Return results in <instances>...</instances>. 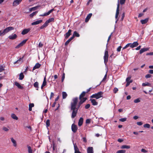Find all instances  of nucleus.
I'll return each instance as SVG.
<instances>
[{"label": "nucleus", "instance_id": "26", "mask_svg": "<svg viewBox=\"0 0 153 153\" xmlns=\"http://www.w3.org/2000/svg\"><path fill=\"white\" fill-rule=\"evenodd\" d=\"M10 139L11 141L13 144L14 146L16 147L17 146V144L16 141L13 137L11 138Z\"/></svg>", "mask_w": 153, "mask_h": 153}, {"label": "nucleus", "instance_id": "60", "mask_svg": "<svg viewBox=\"0 0 153 153\" xmlns=\"http://www.w3.org/2000/svg\"><path fill=\"white\" fill-rule=\"evenodd\" d=\"M82 139H83V141L85 142V143H86L87 141V140H86V137H84L82 138Z\"/></svg>", "mask_w": 153, "mask_h": 153}, {"label": "nucleus", "instance_id": "1", "mask_svg": "<svg viewBox=\"0 0 153 153\" xmlns=\"http://www.w3.org/2000/svg\"><path fill=\"white\" fill-rule=\"evenodd\" d=\"M86 92L83 91L79 96V99L80 101L78 103V106L76 107L78 101V98L76 97L73 98L71 103V110L72 111L71 117L74 118L76 115L78 110L81 105L82 104L87 100L86 97H84Z\"/></svg>", "mask_w": 153, "mask_h": 153}, {"label": "nucleus", "instance_id": "14", "mask_svg": "<svg viewBox=\"0 0 153 153\" xmlns=\"http://www.w3.org/2000/svg\"><path fill=\"white\" fill-rule=\"evenodd\" d=\"M17 37V35L16 34H12L9 36L8 38L9 39L13 40L16 39Z\"/></svg>", "mask_w": 153, "mask_h": 153}, {"label": "nucleus", "instance_id": "43", "mask_svg": "<svg viewBox=\"0 0 153 153\" xmlns=\"http://www.w3.org/2000/svg\"><path fill=\"white\" fill-rule=\"evenodd\" d=\"M143 126L144 128H149L150 127V125L149 124L146 123L144 124Z\"/></svg>", "mask_w": 153, "mask_h": 153}, {"label": "nucleus", "instance_id": "57", "mask_svg": "<svg viewBox=\"0 0 153 153\" xmlns=\"http://www.w3.org/2000/svg\"><path fill=\"white\" fill-rule=\"evenodd\" d=\"M141 152H143V153H146L147 152V151L145 149H142L141 150Z\"/></svg>", "mask_w": 153, "mask_h": 153}, {"label": "nucleus", "instance_id": "29", "mask_svg": "<svg viewBox=\"0 0 153 153\" xmlns=\"http://www.w3.org/2000/svg\"><path fill=\"white\" fill-rule=\"evenodd\" d=\"M73 37H71L65 43V45H67L68 43L73 39Z\"/></svg>", "mask_w": 153, "mask_h": 153}, {"label": "nucleus", "instance_id": "31", "mask_svg": "<svg viewBox=\"0 0 153 153\" xmlns=\"http://www.w3.org/2000/svg\"><path fill=\"white\" fill-rule=\"evenodd\" d=\"M74 152H77L78 151H79V149L77 147V146L76 145V144H74Z\"/></svg>", "mask_w": 153, "mask_h": 153}, {"label": "nucleus", "instance_id": "19", "mask_svg": "<svg viewBox=\"0 0 153 153\" xmlns=\"http://www.w3.org/2000/svg\"><path fill=\"white\" fill-rule=\"evenodd\" d=\"M15 85L19 89H22L23 88V87L19 83L17 82H15Z\"/></svg>", "mask_w": 153, "mask_h": 153}, {"label": "nucleus", "instance_id": "61", "mask_svg": "<svg viewBox=\"0 0 153 153\" xmlns=\"http://www.w3.org/2000/svg\"><path fill=\"white\" fill-rule=\"evenodd\" d=\"M54 94L53 92H51V96L50 97V99H51L52 97H53L54 96Z\"/></svg>", "mask_w": 153, "mask_h": 153}, {"label": "nucleus", "instance_id": "16", "mask_svg": "<svg viewBox=\"0 0 153 153\" xmlns=\"http://www.w3.org/2000/svg\"><path fill=\"white\" fill-rule=\"evenodd\" d=\"M41 64H40L39 63H36L33 68V71L36 69L39 68L41 66Z\"/></svg>", "mask_w": 153, "mask_h": 153}, {"label": "nucleus", "instance_id": "39", "mask_svg": "<svg viewBox=\"0 0 153 153\" xmlns=\"http://www.w3.org/2000/svg\"><path fill=\"white\" fill-rule=\"evenodd\" d=\"M46 84L47 82L46 81V78L45 77L44 79V80L42 85L45 86L46 85Z\"/></svg>", "mask_w": 153, "mask_h": 153}, {"label": "nucleus", "instance_id": "13", "mask_svg": "<svg viewBox=\"0 0 153 153\" xmlns=\"http://www.w3.org/2000/svg\"><path fill=\"white\" fill-rule=\"evenodd\" d=\"M30 30V28L24 29L22 32L21 33L23 35H25L29 32Z\"/></svg>", "mask_w": 153, "mask_h": 153}, {"label": "nucleus", "instance_id": "52", "mask_svg": "<svg viewBox=\"0 0 153 153\" xmlns=\"http://www.w3.org/2000/svg\"><path fill=\"white\" fill-rule=\"evenodd\" d=\"M91 119H87L86 120V123L87 124H89L91 123Z\"/></svg>", "mask_w": 153, "mask_h": 153}, {"label": "nucleus", "instance_id": "41", "mask_svg": "<svg viewBox=\"0 0 153 153\" xmlns=\"http://www.w3.org/2000/svg\"><path fill=\"white\" fill-rule=\"evenodd\" d=\"M126 151L124 150H119L117 151V153H125Z\"/></svg>", "mask_w": 153, "mask_h": 153}, {"label": "nucleus", "instance_id": "63", "mask_svg": "<svg viewBox=\"0 0 153 153\" xmlns=\"http://www.w3.org/2000/svg\"><path fill=\"white\" fill-rule=\"evenodd\" d=\"M146 55H153V52L148 53L146 54Z\"/></svg>", "mask_w": 153, "mask_h": 153}, {"label": "nucleus", "instance_id": "28", "mask_svg": "<svg viewBox=\"0 0 153 153\" xmlns=\"http://www.w3.org/2000/svg\"><path fill=\"white\" fill-rule=\"evenodd\" d=\"M27 147L28 149V153H33L32 150L31 149V147L27 145Z\"/></svg>", "mask_w": 153, "mask_h": 153}, {"label": "nucleus", "instance_id": "34", "mask_svg": "<svg viewBox=\"0 0 153 153\" xmlns=\"http://www.w3.org/2000/svg\"><path fill=\"white\" fill-rule=\"evenodd\" d=\"M40 6H36L35 7H32L29 9V11H32V10H35L37 9V8L39 7Z\"/></svg>", "mask_w": 153, "mask_h": 153}, {"label": "nucleus", "instance_id": "17", "mask_svg": "<svg viewBox=\"0 0 153 153\" xmlns=\"http://www.w3.org/2000/svg\"><path fill=\"white\" fill-rule=\"evenodd\" d=\"M87 153H93V148L92 147H88L87 149Z\"/></svg>", "mask_w": 153, "mask_h": 153}, {"label": "nucleus", "instance_id": "55", "mask_svg": "<svg viewBox=\"0 0 153 153\" xmlns=\"http://www.w3.org/2000/svg\"><path fill=\"white\" fill-rule=\"evenodd\" d=\"M137 124L139 126H141L143 124L141 122H137Z\"/></svg>", "mask_w": 153, "mask_h": 153}, {"label": "nucleus", "instance_id": "2", "mask_svg": "<svg viewBox=\"0 0 153 153\" xmlns=\"http://www.w3.org/2000/svg\"><path fill=\"white\" fill-rule=\"evenodd\" d=\"M14 29L13 27L10 26L4 29L3 31L0 30V36H2L10 31Z\"/></svg>", "mask_w": 153, "mask_h": 153}, {"label": "nucleus", "instance_id": "46", "mask_svg": "<svg viewBox=\"0 0 153 153\" xmlns=\"http://www.w3.org/2000/svg\"><path fill=\"white\" fill-rule=\"evenodd\" d=\"M118 89L116 88H115L113 89V92L114 93H116L118 91Z\"/></svg>", "mask_w": 153, "mask_h": 153}, {"label": "nucleus", "instance_id": "11", "mask_svg": "<svg viewBox=\"0 0 153 153\" xmlns=\"http://www.w3.org/2000/svg\"><path fill=\"white\" fill-rule=\"evenodd\" d=\"M54 10V9H52L49 11L47 13H45L43 14H41L39 15L40 16H46L49 15Z\"/></svg>", "mask_w": 153, "mask_h": 153}, {"label": "nucleus", "instance_id": "42", "mask_svg": "<svg viewBox=\"0 0 153 153\" xmlns=\"http://www.w3.org/2000/svg\"><path fill=\"white\" fill-rule=\"evenodd\" d=\"M127 118H121L119 119V121L120 122H124L126 120Z\"/></svg>", "mask_w": 153, "mask_h": 153}, {"label": "nucleus", "instance_id": "30", "mask_svg": "<svg viewBox=\"0 0 153 153\" xmlns=\"http://www.w3.org/2000/svg\"><path fill=\"white\" fill-rule=\"evenodd\" d=\"M33 85L35 88H36V90H38L39 83L37 82H35L33 84Z\"/></svg>", "mask_w": 153, "mask_h": 153}, {"label": "nucleus", "instance_id": "8", "mask_svg": "<svg viewBox=\"0 0 153 153\" xmlns=\"http://www.w3.org/2000/svg\"><path fill=\"white\" fill-rule=\"evenodd\" d=\"M24 56L22 57H20L16 61L13 63V64L15 65L16 64H21L23 62V59L24 58Z\"/></svg>", "mask_w": 153, "mask_h": 153}, {"label": "nucleus", "instance_id": "12", "mask_svg": "<svg viewBox=\"0 0 153 153\" xmlns=\"http://www.w3.org/2000/svg\"><path fill=\"white\" fill-rule=\"evenodd\" d=\"M72 32V30L71 29L69 30L64 35L65 38V39H68L69 37L71 35V33Z\"/></svg>", "mask_w": 153, "mask_h": 153}, {"label": "nucleus", "instance_id": "10", "mask_svg": "<svg viewBox=\"0 0 153 153\" xmlns=\"http://www.w3.org/2000/svg\"><path fill=\"white\" fill-rule=\"evenodd\" d=\"M118 2L117 4V8L116 10V14L115 15V18L117 19L119 15V7H120V5L119 4V1L118 0Z\"/></svg>", "mask_w": 153, "mask_h": 153}, {"label": "nucleus", "instance_id": "21", "mask_svg": "<svg viewBox=\"0 0 153 153\" xmlns=\"http://www.w3.org/2000/svg\"><path fill=\"white\" fill-rule=\"evenodd\" d=\"M83 119L82 117H80L79 120L78 125L79 126H81L82 124Z\"/></svg>", "mask_w": 153, "mask_h": 153}, {"label": "nucleus", "instance_id": "56", "mask_svg": "<svg viewBox=\"0 0 153 153\" xmlns=\"http://www.w3.org/2000/svg\"><path fill=\"white\" fill-rule=\"evenodd\" d=\"M121 46H119L118 47V48H117V51H118V52H120V50H121Z\"/></svg>", "mask_w": 153, "mask_h": 153}, {"label": "nucleus", "instance_id": "44", "mask_svg": "<svg viewBox=\"0 0 153 153\" xmlns=\"http://www.w3.org/2000/svg\"><path fill=\"white\" fill-rule=\"evenodd\" d=\"M4 70V67L2 65H0V72Z\"/></svg>", "mask_w": 153, "mask_h": 153}, {"label": "nucleus", "instance_id": "54", "mask_svg": "<svg viewBox=\"0 0 153 153\" xmlns=\"http://www.w3.org/2000/svg\"><path fill=\"white\" fill-rule=\"evenodd\" d=\"M131 77H127L126 79V81L127 82H129L130 81V80Z\"/></svg>", "mask_w": 153, "mask_h": 153}, {"label": "nucleus", "instance_id": "45", "mask_svg": "<svg viewBox=\"0 0 153 153\" xmlns=\"http://www.w3.org/2000/svg\"><path fill=\"white\" fill-rule=\"evenodd\" d=\"M126 1V0H120V3L121 5L124 4Z\"/></svg>", "mask_w": 153, "mask_h": 153}, {"label": "nucleus", "instance_id": "4", "mask_svg": "<svg viewBox=\"0 0 153 153\" xmlns=\"http://www.w3.org/2000/svg\"><path fill=\"white\" fill-rule=\"evenodd\" d=\"M103 92L102 91H100L97 93L93 94L90 96V98H95L97 99H98L102 97Z\"/></svg>", "mask_w": 153, "mask_h": 153}, {"label": "nucleus", "instance_id": "9", "mask_svg": "<svg viewBox=\"0 0 153 153\" xmlns=\"http://www.w3.org/2000/svg\"><path fill=\"white\" fill-rule=\"evenodd\" d=\"M27 40V39L23 40L22 42L16 46L15 48H18L19 47L22 46L25 43Z\"/></svg>", "mask_w": 153, "mask_h": 153}, {"label": "nucleus", "instance_id": "22", "mask_svg": "<svg viewBox=\"0 0 153 153\" xmlns=\"http://www.w3.org/2000/svg\"><path fill=\"white\" fill-rule=\"evenodd\" d=\"M92 15V14L91 13L89 14L87 16L86 18L85 19V22H87L89 21V19L91 18V17Z\"/></svg>", "mask_w": 153, "mask_h": 153}, {"label": "nucleus", "instance_id": "48", "mask_svg": "<svg viewBox=\"0 0 153 153\" xmlns=\"http://www.w3.org/2000/svg\"><path fill=\"white\" fill-rule=\"evenodd\" d=\"M65 78V74L64 73L63 74L62 77V82H63Z\"/></svg>", "mask_w": 153, "mask_h": 153}, {"label": "nucleus", "instance_id": "40", "mask_svg": "<svg viewBox=\"0 0 153 153\" xmlns=\"http://www.w3.org/2000/svg\"><path fill=\"white\" fill-rule=\"evenodd\" d=\"M46 126L47 127H49L50 126V121L48 119L47 120V121H46Z\"/></svg>", "mask_w": 153, "mask_h": 153}, {"label": "nucleus", "instance_id": "53", "mask_svg": "<svg viewBox=\"0 0 153 153\" xmlns=\"http://www.w3.org/2000/svg\"><path fill=\"white\" fill-rule=\"evenodd\" d=\"M152 75L150 74H147L145 76V77L146 78H148L151 77Z\"/></svg>", "mask_w": 153, "mask_h": 153}, {"label": "nucleus", "instance_id": "36", "mask_svg": "<svg viewBox=\"0 0 153 153\" xmlns=\"http://www.w3.org/2000/svg\"><path fill=\"white\" fill-rule=\"evenodd\" d=\"M24 77V76L23 74L22 73H21L19 75V80H22Z\"/></svg>", "mask_w": 153, "mask_h": 153}, {"label": "nucleus", "instance_id": "18", "mask_svg": "<svg viewBox=\"0 0 153 153\" xmlns=\"http://www.w3.org/2000/svg\"><path fill=\"white\" fill-rule=\"evenodd\" d=\"M90 100L91 101V102L93 105H98V103L97 102H96L95 100L94 99H91Z\"/></svg>", "mask_w": 153, "mask_h": 153}, {"label": "nucleus", "instance_id": "62", "mask_svg": "<svg viewBox=\"0 0 153 153\" xmlns=\"http://www.w3.org/2000/svg\"><path fill=\"white\" fill-rule=\"evenodd\" d=\"M149 73L150 74H153V70H150L149 71Z\"/></svg>", "mask_w": 153, "mask_h": 153}, {"label": "nucleus", "instance_id": "3", "mask_svg": "<svg viewBox=\"0 0 153 153\" xmlns=\"http://www.w3.org/2000/svg\"><path fill=\"white\" fill-rule=\"evenodd\" d=\"M54 18H51L47 20L45 23L40 27V29H43L47 27L48 25V24L52 22H54Z\"/></svg>", "mask_w": 153, "mask_h": 153}, {"label": "nucleus", "instance_id": "47", "mask_svg": "<svg viewBox=\"0 0 153 153\" xmlns=\"http://www.w3.org/2000/svg\"><path fill=\"white\" fill-rule=\"evenodd\" d=\"M140 102V100L139 99H137L134 100V102L135 103L139 102Z\"/></svg>", "mask_w": 153, "mask_h": 153}, {"label": "nucleus", "instance_id": "32", "mask_svg": "<svg viewBox=\"0 0 153 153\" xmlns=\"http://www.w3.org/2000/svg\"><path fill=\"white\" fill-rule=\"evenodd\" d=\"M68 96V94L65 92H62V96L63 99H65Z\"/></svg>", "mask_w": 153, "mask_h": 153}, {"label": "nucleus", "instance_id": "50", "mask_svg": "<svg viewBox=\"0 0 153 153\" xmlns=\"http://www.w3.org/2000/svg\"><path fill=\"white\" fill-rule=\"evenodd\" d=\"M133 81L132 80H131L129 82H127V83L126 85V86L127 87L130 84L131 82H132Z\"/></svg>", "mask_w": 153, "mask_h": 153}, {"label": "nucleus", "instance_id": "6", "mask_svg": "<svg viewBox=\"0 0 153 153\" xmlns=\"http://www.w3.org/2000/svg\"><path fill=\"white\" fill-rule=\"evenodd\" d=\"M22 0H14L12 3V6L15 7L19 4Z\"/></svg>", "mask_w": 153, "mask_h": 153}, {"label": "nucleus", "instance_id": "37", "mask_svg": "<svg viewBox=\"0 0 153 153\" xmlns=\"http://www.w3.org/2000/svg\"><path fill=\"white\" fill-rule=\"evenodd\" d=\"M38 12L37 11H36L33 12L32 13L30 14V16L31 17H33V16L36 15V14Z\"/></svg>", "mask_w": 153, "mask_h": 153}, {"label": "nucleus", "instance_id": "27", "mask_svg": "<svg viewBox=\"0 0 153 153\" xmlns=\"http://www.w3.org/2000/svg\"><path fill=\"white\" fill-rule=\"evenodd\" d=\"M79 34L76 31H75L74 32L73 35L72 37H73V38H74L75 36L79 37Z\"/></svg>", "mask_w": 153, "mask_h": 153}, {"label": "nucleus", "instance_id": "24", "mask_svg": "<svg viewBox=\"0 0 153 153\" xmlns=\"http://www.w3.org/2000/svg\"><path fill=\"white\" fill-rule=\"evenodd\" d=\"M149 18H146L144 19L141 20H140V22L142 24H144L146 23L148 21Z\"/></svg>", "mask_w": 153, "mask_h": 153}, {"label": "nucleus", "instance_id": "58", "mask_svg": "<svg viewBox=\"0 0 153 153\" xmlns=\"http://www.w3.org/2000/svg\"><path fill=\"white\" fill-rule=\"evenodd\" d=\"M34 104L33 103H30L29 105V107L32 108L34 107Z\"/></svg>", "mask_w": 153, "mask_h": 153}, {"label": "nucleus", "instance_id": "23", "mask_svg": "<svg viewBox=\"0 0 153 153\" xmlns=\"http://www.w3.org/2000/svg\"><path fill=\"white\" fill-rule=\"evenodd\" d=\"M53 143V150L54 151L55 150L57 147V145L56 143V141L54 140H53L52 142Z\"/></svg>", "mask_w": 153, "mask_h": 153}, {"label": "nucleus", "instance_id": "7", "mask_svg": "<svg viewBox=\"0 0 153 153\" xmlns=\"http://www.w3.org/2000/svg\"><path fill=\"white\" fill-rule=\"evenodd\" d=\"M77 127L76 125L73 123L71 126V130L74 133H76L77 130Z\"/></svg>", "mask_w": 153, "mask_h": 153}, {"label": "nucleus", "instance_id": "20", "mask_svg": "<svg viewBox=\"0 0 153 153\" xmlns=\"http://www.w3.org/2000/svg\"><path fill=\"white\" fill-rule=\"evenodd\" d=\"M138 45V43L137 42H133L132 44H131L130 46L131 48H133L137 46Z\"/></svg>", "mask_w": 153, "mask_h": 153}, {"label": "nucleus", "instance_id": "33", "mask_svg": "<svg viewBox=\"0 0 153 153\" xmlns=\"http://www.w3.org/2000/svg\"><path fill=\"white\" fill-rule=\"evenodd\" d=\"M130 148V146H128V145H123L121 147V148L122 149H129Z\"/></svg>", "mask_w": 153, "mask_h": 153}, {"label": "nucleus", "instance_id": "25", "mask_svg": "<svg viewBox=\"0 0 153 153\" xmlns=\"http://www.w3.org/2000/svg\"><path fill=\"white\" fill-rule=\"evenodd\" d=\"M148 50L149 48H142L140 51V53L141 54L143 52L147 51Z\"/></svg>", "mask_w": 153, "mask_h": 153}, {"label": "nucleus", "instance_id": "64", "mask_svg": "<svg viewBox=\"0 0 153 153\" xmlns=\"http://www.w3.org/2000/svg\"><path fill=\"white\" fill-rule=\"evenodd\" d=\"M43 44L41 42H40L39 44V46L40 47H42L43 46Z\"/></svg>", "mask_w": 153, "mask_h": 153}, {"label": "nucleus", "instance_id": "15", "mask_svg": "<svg viewBox=\"0 0 153 153\" xmlns=\"http://www.w3.org/2000/svg\"><path fill=\"white\" fill-rule=\"evenodd\" d=\"M42 22V20H37L36 21L34 22H32L31 23V25H36L39 24L41 22Z\"/></svg>", "mask_w": 153, "mask_h": 153}, {"label": "nucleus", "instance_id": "51", "mask_svg": "<svg viewBox=\"0 0 153 153\" xmlns=\"http://www.w3.org/2000/svg\"><path fill=\"white\" fill-rule=\"evenodd\" d=\"M2 129L5 131H7L9 130V129L6 127H4Z\"/></svg>", "mask_w": 153, "mask_h": 153}, {"label": "nucleus", "instance_id": "49", "mask_svg": "<svg viewBox=\"0 0 153 153\" xmlns=\"http://www.w3.org/2000/svg\"><path fill=\"white\" fill-rule=\"evenodd\" d=\"M90 105L89 104H88L85 105V108L86 109H87L90 108Z\"/></svg>", "mask_w": 153, "mask_h": 153}, {"label": "nucleus", "instance_id": "35", "mask_svg": "<svg viewBox=\"0 0 153 153\" xmlns=\"http://www.w3.org/2000/svg\"><path fill=\"white\" fill-rule=\"evenodd\" d=\"M11 117L14 120H18V117L16 116L15 114H11Z\"/></svg>", "mask_w": 153, "mask_h": 153}, {"label": "nucleus", "instance_id": "38", "mask_svg": "<svg viewBox=\"0 0 153 153\" xmlns=\"http://www.w3.org/2000/svg\"><path fill=\"white\" fill-rule=\"evenodd\" d=\"M151 85V84L149 82L143 83L142 84V86H150Z\"/></svg>", "mask_w": 153, "mask_h": 153}, {"label": "nucleus", "instance_id": "5", "mask_svg": "<svg viewBox=\"0 0 153 153\" xmlns=\"http://www.w3.org/2000/svg\"><path fill=\"white\" fill-rule=\"evenodd\" d=\"M108 52L106 50L105 51L104 56V62L105 65H106L108 59Z\"/></svg>", "mask_w": 153, "mask_h": 153}, {"label": "nucleus", "instance_id": "59", "mask_svg": "<svg viewBox=\"0 0 153 153\" xmlns=\"http://www.w3.org/2000/svg\"><path fill=\"white\" fill-rule=\"evenodd\" d=\"M106 77H107V74H106L104 76V77L103 78V79L102 80V82L104 81L106 79Z\"/></svg>", "mask_w": 153, "mask_h": 153}]
</instances>
